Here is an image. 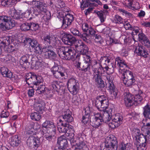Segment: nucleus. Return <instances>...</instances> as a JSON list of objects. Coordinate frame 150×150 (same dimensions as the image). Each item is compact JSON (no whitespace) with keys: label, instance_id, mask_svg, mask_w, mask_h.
<instances>
[{"label":"nucleus","instance_id":"052dcab7","mask_svg":"<svg viewBox=\"0 0 150 150\" xmlns=\"http://www.w3.org/2000/svg\"><path fill=\"white\" fill-rule=\"evenodd\" d=\"M114 21L116 23L121 24L122 23L123 19L120 16L116 15L114 17Z\"/></svg>","mask_w":150,"mask_h":150},{"label":"nucleus","instance_id":"dca6fc26","mask_svg":"<svg viewBox=\"0 0 150 150\" xmlns=\"http://www.w3.org/2000/svg\"><path fill=\"white\" fill-rule=\"evenodd\" d=\"M30 46L36 54H40L42 53V47L36 40H32Z\"/></svg>","mask_w":150,"mask_h":150},{"label":"nucleus","instance_id":"f3484780","mask_svg":"<svg viewBox=\"0 0 150 150\" xmlns=\"http://www.w3.org/2000/svg\"><path fill=\"white\" fill-rule=\"evenodd\" d=\"M45 104L44 101L41 99H39L38 101H36L34 104L35 110L39 113H42L43 111H44Z\"/></svg>","mask_w":150,"mask_h":150},{"label":"nucleus","instance_id":"79ce46f5","mask_svg":"<svg viewBox=\"0 0 150 150\" xmlns=\"http://www.w3.org/2000/svg\"><path fill=\"white\" fill-rule=\"evenodd\" d=\"M112 119L114 121L115 124L118 127L122 124L123 120V117L122 116L118 114L116 115Z\"/></svg>","mask_w":150,"mask_h":150},{"label":"nucleus","instance_id":"393cba45","mask_svg":"<svg viewBox=\"0 0 150 150\" xmlns=\"http://www.w3.org/2000/svg\"><path fill=\"white\" fill-rule=\"evenodd\" d=\"M139 41L142 43L144 45L147 47L150 46V43L147 38L142 32L139 33L137 35Z\"/></svg>","mask_w":150,"mask_h":150},{"label":"nucleus","instance_id":"f257e3e1","mask_svg":"<svg viewBox=\"0 0 150 150\" xmlns=\"http://www.w3.org/2000/svg\"><path fill=\"white\" fill-rule=\"evenodd\" d=\"M115 67H118L119 69L121 78L123 83L127 86L131 87L134 83L135 80L133 73L127 70L128 66L124 61L120 57L116 58L115 62Z\"/></svg>","mask_w":150,"mask_h":150},{"label":"nucleus","instance_id":"bf43d9fd","mask_svg":"<svg viewBox=\"0 0 150 150\" xmlns=\"http://www.w3.org/2000/svg\"><path fill=\"white\" fill-rule=\"evenodd\" d=\"M95 37V40L96 42L101 45H102L104 40L101 37L97 35H96Z\"/></svg>","mask_w":150,"mask_h":150},{"label":"nucleus","instance_id":"c03bdc74","mask_svg":"<svg viewBox=\"0 0 150 150\" xmlns=\"http://www.w3.org/2000/svg\"><path fill=\"white\" fill-rule=\"evenodd\" d=\"M143 115L146 119H150V107L146 105L144 108Z\"/></svg>","mask_w":150,"mask_h":150},{"label":"nucleus","instance_id":"ea45409f","mask_svg":"<svg viewBox=\"0 0 150 150\" xmlns=\"http://www.w3.org/2000/svg\"><path fill=\"white\" fill-rule=\"evenodd\" d=\"M131 148V144L130 143L122 142L119 145L118 150H129Z\"/></svg>","mask_w":150,"mask_h":150},{"label":"nucleus","instance_id":"a211bd4d","mask_svg":"<svg viewBox=\"0 0 150 150\" xmlns=\"http://www.w3.org/2000/svg\"><path fill=\"white\" fill-rule=\"evenodd\" d=\"M42 134L44 137L47 140L51 141L54 137L56 134V129H54L51 131H46L45 129H42Z\"/></svg>","mask_w":150,"mask_h":150},{"label":"nucleus","instance_id":"e2e57ef3","mask_svg":"<svg viewBox=\"0 0 150 150\" xmlns=\"http://www.w3.org/2000/svg\"><path fill=\"white\" fill-rule=\"evenodd\" d=\"M70 31L71 33L74 35L78 36L79 34H80V32L77 29L72 28L70 29Z\"/></svg>","mask_w":150,"mask_h":150},{"label":"nucleus","instance_id":"f8f14e48","mask_svg":"<svg viewBox=\"0 0 150 150\" xmlns=\"http://www.w3.org/2000/svg\"><path fill=\"white\" fill-rule=\"evenodd\" d=\"M134 52L138 55L145 58L148 57L149 55L144 47L141 45H139L136 47Z\"/></svg>","mask_w":150,"mask_h":150},{"label":"nucleus","instance_id":"4c0bfd02","mask_svg":"<svg viewBox=\"0 0 150 150\" xmlns=\"http://www.w3.org/2000/svg\"><path fill=\"white\" fill-rule=\"evenodd\" d=\"M65 133H67L68 134V136L69 137L71 136V137L74 136V131L73 129V127L69 125V123H67V125L65 126Z\"/></svg>","mask_w":150,"mask_h":150},{"label":"nucleus","instance_id":"6ab92c4d","mask_svg":"<svg viewBox=\"0 0 150 150\" xmlns=\"http://www.w3.org/2000/svg\"><path fill=\"white\" fill-rule=\"evenodd\" d=\"M74 20L73 16L70 14H67L63 17L62 26L65 28L71 25Z\"/></svg>","mask_w":150,"mask_h":150},{"label":"nucleus","instance_id":"69168bd1","mask_svg":"<svg viewBox=\"0 0 150 150\" xmlns=\"http://www.w3.org/2000/svg\"><path fill=\"white\" fill-rule=\"evenodd\" d=\"M5 74V75H3V76L4 77H6L10 79L12 78L13 77V75L12 73L9 70L8 71V72H6Z\"/></svg>","mask_w":150,"mask_h":150},{"label":"nucleus","instance_id":"0eeeda50","mask_svg":"<svg viewBox=\"0 0 150 150\" xmlns=\"http://www.w3.org/2000/svg\"><path fill=\"white\" fill-rule=\"evenodd\" d=\"M67 87L70 92L73 95H76L79 89V84L75 78L71 77L68 81Z\"/></svg>","mask_w":150,"mask_h":150},{"label":"nucleus","instance_id":"c85d7f7f","mask_svg":"<svg viewBox=\"0 0 150 150\" xmlns=\"http://www.w3.org/2000/svg\"><path fill=\"white\" fill-rule=\"evenodd\" d=\"M9 141L11 145L13 147L18 146L21 142V140L17 135L11 137Z\"/></svg>","mask_w":150,"mask_h":150},{"label":"nucleus","instance_id":"5701e85b","mask_svg":"<svg viewBox=\"0 0 150 150\" xmlns=\"http://www.w3.org/2000/svg\"><path fill=\"white\" fill-rule=\"evenodd\" d=\"M43 54L46 58L53 59L56 56L55 53L48 47L43 48L42 49Z\"/></svg>","mask_w":150,"mask_h":150},{"label":"nucleus","instance_id":"1a4fd4ad","mask_svg":"<svg viewBox=\"0 0 150 150\" xmlns=\"http://www.w3.org/2000/svg\"><path fill=\"white\" fill-rule=\"evenodd\" d=\"M28 146L35 148L39 147L40 145L39 138L32 136H30L26 141Z\"/></svg>","mask_w":150,"mask_h":150},{"label":"nucleus","instance_id":"9b49d317","mask_svg":"<svg viewBox=\"0 0 150 150\" xmlns=\"http://www.w3.org/2000/svg\"><path fill=\"white\" fill-rule=\"evenodd\" d=\"M124 99L125 105L127 107H131L134 103V96L128 92L124 93Z\"/></svg>","mask_w":150,"mask_h":150},{"label":"nucleus","instance_id":"0e129e2a","mask_svg":"<svg viewBox=\"0 0 150 150\" xmlns=\"http://www.w3.org/2000/svg\"><path fill=\"white\" fill-rule=\"evenodd\" d=\"M11 15L12 17L16 19H18L20 17L19 14L15 10L12 11L11 13Z\"/></svg>","mask_w":150,"mask_h":150},{"label":"nucleus","instance_id":"a878e982","mask_svg":"<svg viewBox=\"0 0 150 150\" xmlns=\"http://www.w3.org/2000/svg\"><path fill=\"white\" fill-rule=\"evenodd\" d=\"M62 41L65 44L69 45H71L77 42L76 38L71 35L66 36Z\"/></svg>","mask_w":150,"mask_h":150},{"label":"nucleus","instance_id":"aec40b11","mask_svg":"<svg viewBox=\"0 0 150 150\" xmlns=\"http://www.w3.org/2000/svg\"><path fill=\"white\" fill-rule=\"evenodd\" d=\"M132 134L133 136L136 138V139L135 140H138L140 142L144 141H146V137H145L144 135L143 134H141L139 129H134L132 132Z\"/></svg>","mask_w":150,"mask_h":150},{"label":"nucleus","instance_id":"e433bc0d","mask_svg":"<svg viewBox=\"0 0 150 150\" xmlns=\"http://www.w3.org/2000/svg\"><path fill=\"white\" fill-rule=\"evenodd\" d=\"M95 0H82L81 2V10H83L85 8L88 7L89 6H91L93 5V3L90 2H93Z\"/></svg>","mask_w":150,"mask_h":150},{"label":"nucleus","instance_id":"4be33fe9","mask_svg":"<svg viewBox=\"0 0 150 150\" xmlns=\"http://www.w3.org/2000/svg\"><path fill=\"white\" fill-rule=\"evenodd\" d=\"M71 112L69 109H67L64 112L62 117L64 122L69 123L73 120V118L71 116Z\"/></svg>","mask_w":150,"mask_h":150},{"label":"nucleus","instance_id":"4d7b16f0","mask_svg":"<svg viewBox=\"0 0 150 150\" xmlns=\"http://www.w3.org/2000/svg\"><path fill=\"white\" fill-rule=\"evenodd\" d=\"M21 28L22 30L26 31L30 30V23H23L21 26Z\"/></svg>","mask_w":150,"mask_h":150},{"label":"nucleus","instance_id":"a19ab883","mask_svg":"<svg viewBox=\"0 0 150 150\" xmlns=\"http://www.w3.org/2000/svg\"><path fill=\"white\" fill-rule=\"evenodd\" d=\"M54 38L52 37L51 35H46L43 37L42 40H44L45 43H48L50 44L53 42Z\"/></svg>","mask_w":150,"mask_h":150},{"label":"nucleus","instance_id":"cd10ccee","mask_svg":"<svg viewBox=\"0 0 150 150\" xmlns=\"http://www.w3.org/2000/svg\"><path fill=\"white\" fill-rule=\"evenodd\" d=\"M9 113L8 111L6 110H3L1 114V121L0 122L1 124H4L8 122L10 118L9 117Z\"/></svg>","mask_w":150,"mask_h":150},{"label":"nucleus","instance_id":"3c124183","mask_svg":"<svg viewBox=\"0 0 150 150\" xmlns=\"http://www.w3.org/2000/svg\"><path fill=\"white\" fill-rule=\"evenodd\" d=\"M79 38L82 39L83 40L86 42H88L89 38L88 35L86 33H80L78 36Z\"/></svg>","mask_w":150,"mask_h":150},{"label":"nucleus","instance_id":"ddd939ff","mask_svg":"<svg viewBox=\"0 0 150 150\" xmlns=\"http://www.w3.org/2000/svg\"><path fill=\"white\" fill-rule=\"evenodd\" d=\"M75 47L81 54L86 55L88 52V49L87 46L81 41H77V44L75 45Z\"/></svg>","mask_w":150,"mask_h":150},{"label":"nucleus","instance_id":"37998d69","mask_svg":"<svg viewBox=\"0 0 150 150\" xmlns=\"http://www.w3.org/2000/svg\"><path fill=\"white\" fill-rule=\"evenodd\" d=\"M42 59H40L38 60L34 61V59L32 60L31 64L33 66L36 67V68H39L42 66Z\"/></svg>","mask_w":150,"mask_h":150},{"label":"nucleus","instance_id":"7ed1b4c3","mask_svg":"<svg viewBox=\"0 0 150 150\" xmlns=\"http://www.w3.org/2000/svg\"><path fill=\"white\" fill-rule=\"evenodd\" d=\"M58 55L62 59L74 60L76 57V51L70 47H62L57 49Z\"/></svg>","mask_w":150,"mask_h":150},{"label":"nucleus","instance_id":"f704fd0d","mask_svg":"<svg viewBox=\"0 0 150 150\" xmlns=\"http://www.w3.org/2000/svg\"><path fill=\"white\" fill-rule=\"evenodd\" d=\"M143 93L141 91H139V93L138 94H136L134 96V105H136L140 103L143 100Z\"/></svg>","mask_w":150,"mask_h":150},{"label":"nucleus","instance_id":"58836bf2","mask_svg":"<svg viewBox=\"0 0 150 150\" xmlns=\"http://www.w3.org/2000/svg\"><path fill=\"white\" fill-rule=\"evenodd\" d=\"M86 110V109L85 110V114L83 116L82 120V122L84 124H87L89 122L91 123L92 121V120L90 119L89 111L87 112Z\"/></svg>","mask_w":150,"mask_h":150},{"label":"nucleus","instance_id":"f03ea898","mask_svg":"<svg viewBox=\"0 0 150 150\" xmlns=\"http://www.w3.org/2000/svg\"><path fill=\"white\" fill-rule=\"evenodd\" d=\"M33 13L36 15L45 14L47 20H49L51 17L50 11L47 9L46 4L42 1H33Z\"/></svg>","mask_w":150,"mask_h":150},{"label":"nucleus","instance_id":"423d86ee","mask_svg":"<svg viewBox=\"0 0 150 150\" xmlns=\"http://www.w3.org/2000/svg\"><path fill=\"white\" fill-rule=\"evenodd\" d=\"M25 81L28 85L33 84L37 86L42 83L43 79L40 76H37L34 73H29L26 75Z\"/></svg>","mask_w":150,"mask_h":150},{"label":"nucleus","instance_id":"2f4dec72","mask_svg":"<svg viewBox=\"0 0 150 150\" xmlns=\"http://www.w3.org/2000/svg\"><path fill=\"white\" fill-rule=\"evenodd\" d=\"M77 66L80 68L81 70L83 71L86 72L89 71L91 67V64L85 62H83L81 64L78 62Z\"/></svg>","mask_w":150,"mask_h":150},{"label":"nucleus","instance_id":"680f3d73","mask_svg":"<svg viewBox=\"0 0 150 150\" xmlns=\"http://www.w3.org/2000/svg\"><path fill=\"white\" fill-rule=\"evenodd\" d=\"M109 90L111 91V96L115 98H116L117 97L118 92L117 90L115 89V86H114V88L113 89Z\"/></svg>","mask_w":150,"mask_h":150},{"label":"nucleus","instance_id":"774afa93","mask_svg":"<svg viewBox=\"0 0 150 150\" xmlns=\"http://www.w3.org/2000/svg\"><path fill=\"white\" fill-rule=\"evenodd\" d=\"M133 41V40L130 37H128L125 38L124 40V42L127 44L129 45L132 43V42Z\"/></svg>","mask_w":150,"mask_h":150},{"label":"nucleus","instance_id":"20e7f679","mask_svg":"<svg viewBox=\"0 0 150 150\" xmlns=\"http://www.w3.org/2000/svg\"><path fill=\"white\" fill-rule=\"evenodd\" d=\"M93 71L94 72L93 79L95 81L97 87L100 88L105 87L104 82L100 75L103 73V67L100 66L99 68H94Z\"/></svg>","mask_w":150,"mask_h":150},{"label":"nucleus","instance_id":"603ef678","mask_svg":"<svg viewBox=\"0 0 150 150\" xmlns=\"http://www.w3.org/2000/svg\"><path fill=\"white\" fill-rule=\"evenodd\" d=\"M52 74L54 77L56 79H61L62 77L65 76L64 73L60 71L55 73H53Z\"/></svg>","mask_w":150,"mask_h":150},{"label":"nucleus","instance_id":"473e14b6","mask_svg":"<svg viewBox=\"0 0 150 150\" xmlns=\"http://www.w3.org/2000/svg\"><path fill=\"white\" fill-rule=\"evenodd\" d=\"M11 38V37H5L2 38V40H0V48H4L9 45L12 42Z\"/></svg>","mask_w":150,"mask_h":150},{"label":"nucleus","instance_id":"5fc2aeb1","mask_svg":"<svg viewBox=\"0 0 150 150\" xmlns=\"http://www.w3.org/2000/svg\"><path fill=\"white\" fill-rule=\"evenodd\" d=\"M103 97V96H101L97 97L95 101V105L97 108L99 109L100 108H101L102 103L101 101H102V100H101V98H102V97Z\"/></svg>","mask_w":150,"mask_h":150},{"label":"nucleus","instance_id":"8fccbe9b","mask_svg":"<svg viewBox=\"0 0 150 150\" xmlns=\"http://www.w3.org/2000/svg\"><path fill=\"white\" fill-rule=\"evenodd\" d=\"M142 122L144 128H145L147 131H150V119L143 120Z\"/></svg>","mask_w":150,"mask_h":150},{"label":"nucleus","instance_id":"72a5a7b5","mask_svg":"<svg viewBox=\"0 0 150 150\" xmlns=\"http://www.w3.org/2000/svg\"><path fill=\"white\" fill-rule=\"evenodd\" d=\"M143 142V141H142ZM144 142L141 144L138 140H134V144L137 150H146L147 148L146 144L147 142L143 141Z\"/></svg>","mask_w":150,"mask_h":150},{"label":"nucleus","instance_id":"39448f33","mask_svg":"<svg viewBox=\"0 0 150 150\" xmlns=\"http://www.w3.org/2000/svg\"><path fill=\"white\" fill-rule=\"evenodd\" d=\"M11 18L6 16H0V29L3 30H9L14 26Z\"/></svg>","mask_w":150,"mask_h":150},{"label":"nucleus","instance_id":"bb28decb","mask_svg":"<svg viewBox=\"0 0 150 150\" xmlns=\"http://www.w3.org/2000/svg\"><path fill=\"white\" fill-rule=\"evenodd\" d=\"M105 82L106 85L108 86L109 89H113L114 88V85L113 82V78L109 74H108L105 76Z\"/></svg>","mask_w":150,"mask_h":150},{"label":"nucleus","instance_id":"6e6552de","mask_svg":"<svg viewBox=\"0 0 150 150\" xmlns=\"http://www.w3.org/2000/svg\"><path fill=\"white\" fill-rule=\"evenodd\" d=\"M108 142L106 143L105 146L108 150H117V142L116 138L112 135L108 138Z\"/></svg>","mask_w":150,"mask_h":150},{"label":"nucleus","instance_id":"09e8293b","mask_svg":"<svg viewBox=\"0 0 150 150\" xmlns=\"http://www.w3.org/2000/svg\"><path fill=\"white\" fill-rule=\"evenodd\" d=\"M60 88V86L57 81H53L50 86V88L51 89L57 91Z\"/></svg>","mask_w":150,"mask_h":150},{"label":"nucleus","instance_id":"49530a36","mask_svg":"<svg viewBox=\"0 0 150 150\" xmlns=\"http://www.w3.org/2000/svg\"><path fill=\"white\" fill-rule=\"evenodd\" d=\"M96 14L101 23H103L105 21L106 18V15L104 14H103V13L102 12V11H98L96 12Z\"/></svg>","mask_w":150,"mask_h":150},{"label":"nucleus","instance_id":"13d9d810","mask_svg":"<svg viewBox=\"0 0 150 150\" xmlns=\"http://www.w3.org/2000/svg\"><path fill=\"white\" fill-rule=\"evenodd\" d=\"M39 28V25L38 23H30V30L33 31H36Z\"/></svg>","mask_w":150,"mask_h":150},{"label":"nucleus","instance_id":"a18cd8bd","mask_svg":"<svg viewBox=\"0 0 150 150\" xmlns=\"http://www.w3.org/2000/svg\"><path fill=\"white\" fill-rule=\"evenodd\" d=\"M104 97L101 98V108H106L108 106V100L107 98L104 96H102Z\"/></svg>","mask_w":150,"mask_h":150},{"label":"nucleus","instance_id":"6e6d98bb","mask_svg":"<svg viewBox=\"0 0 150 150\" xmlns=\"http://www.w3.org/2000/svg\"><path fill=\"white\" fill-rule=\"evenodd\" d=\"M17 50V48L13 44L9 45L6 50V51L9 53H12Z\"/></svg>","mask_w":150,"mask_h":150},{"label":"nucleus","instance_id":"de8ad7c7","mask_svg":"<svg viewBox=\"0 0 150 150\" xmlns=\"http://www.w3.org/2000/svg\"><path fill=\"white\" fill-rule=\"evenodd\" d=\"M31 118L34 121H38L40 119L41 115L37 112H34L31 114L30 116Z\"/></svg>","mask_w":150,"mask_h":150},{"label":"nucleus","instance_id":"412c9836","mask_svg":"<svg viewBox=\"0 0 150 150\" xmlns=\"http://www.w3.org/2000/svg\"><path fill=\"white\" fill-rule=\"evenodd\" d=\"M34 58L32 57V56L28 54H26L22 56L20 60V63L23 64L25 67L26 65H29L30 64V62H32V60L34 59Z\"/></svg>","mask_w":150,"mask_h":150},{"label":"nucleus","instance_id":"c9c22d12","mask_svg":"<svg viewBox=\"0 0 150 150\" xmlns=\"http://www.w3.org/2000/svg\"><path fill=\"white\" fill-rule=\"evenodd\" d=\"M59 122L57 123V127L58 131L60 133H65V126L67 125V123L64 122V121H62L61 120H59Z\"/></svg>","mask_w":150,"mask_h":150},{"label":"nucleus","instance_id":"2eb2a0df","mask_svg":"<svg viewBox=\"0 0 150 150\" xmlns=\"http://www.w3.org/2000/svg\"><path fill=\"white\" fill-rule=\"evenodd\" d=\"M85 142L83 137H78L77 139L76 143L75 149L82 150L85 149V148L87 149Z\"/></svg>","mask_w":150,"mask_h":150},{"label":"nucleus","instance_id":"b1692460","mask_svg":"<svg viewBox=\"0 0 150 150\" xmlns=\"http://www.w3.org/2000/svg\"><path fill=\"white\" fill-rule=\"evenodd\" d=\"M103 121L102 120L101 116L99 113H96L94 116V119H93L92 122L94 125L93 126L95 127H98L101 124Z\"/></svg>","mask_w":150,"mask_h":150},{"label":"nucleus","instance_id":"7c9ffc66","mask_svg":"<svg viewBox=\"0 0 150 150\" xmlns=\"http://www.w3.org/2000/svg\"><path fill=\"white\" fill-rule=\"evenodd\" d=\"M110 59L107 57H103L101 58L100 60V63L101 65H99V67H98L97 68H99L100 66H101L103 69L104 68L105 69H108V64L110 62ZM104 70L103 71V72Z\"/></svg>","mask_w":150,"mask_h":150},{"label":"nucleus","instance_id":"4468645a","mask_svg":"<svg viewBox=\"0 0 150 150\" xmlns=\"http://www.w3.org/2000/svg\"><path fill=\"white\" fill-rule=\"evenodd\" d=\"M112 110L110 109L109 110H106L105 111L101 112L99 113L100 115L102 120L103 122L106 123H108L110 121L112 117V113L111 112Z\"/></svg>","mask_w":150,"mask_h":150},{"label":"nucleus","instance_id":"338daca9","mask_svg":"<svg viewBox=\"0 0 150 150\" xmlns=\"http://www.w3.org/2000/svg\"><path fill=\"white\" fill-rule=\"evenodd\" d=\"M8 70H9L8 69L4 67H2L0 69V72L1 73L2 75H5V74L7 72H8Z\"/></svg>","mask_w":150,"mask_h":150},{"label":"nucleus","instance_id":"c756f323","mask_svg":"<svg viewBox=\"0 0 150 150\" xmlns=\"http://www.w3.org/2000/svg\"><path fill=\"white\" fill-rule=\"evenodd\" d=\"M40 128V126L38 124H32L26 128V134H31L33 133L35 130H38Z\"/></svg>","mask_w":150,"mask_h":150},{"label":"nucleus","instance_id":"864d4df0","mask_svg":"<svg viewBox=\"0 0 150 150\" xmlns=\"http://www.w3.org/2000/svg\"><path fill=\"white\" fill-rule=\"evenodd\" d=\"M46 87L44 85H40L36 89L37 93L39 94H41L44 93L45 91Z\"/></svg>","mask_w":150,"mask_h":150},{"label":"nucleus","instance_id":"9d476101","mask_svg":"<svg viewBox=\"0 0 150 150\" xmlns=\"http://www.w3.org/2000/svg\"><path fill=\"white\" fill-rule=\"evenodd\" d=\"M67 143L65 137L62 135L58 139L57 144L59 146H55L53 150H67Z\"/></svg>","mask_w":150,"mask_h":150}]
</instances>
